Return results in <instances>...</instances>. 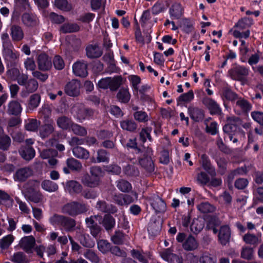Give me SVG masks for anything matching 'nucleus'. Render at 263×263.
<instances>
[{
    "label": "nucleus",
    "mask_w": 263,
    "mask_h": 263,
    "mask_svg": "<svg viewBox=\"0 0 263 263\" xmlns=\"http://www.w3.org/2000/svg\"><path fill=\"white\" fill-rule=\"evenodd\" d=\"M135 153L138 155L137 157L139 164L147 172L152 173L154 171L155 165L152 160L153 150L150 147H142L140 148L136 146L134 147Z\"/></svg>",
    "instance_id": "obj_1"
},
{
    "label": "nucleus",
    "mask_w": 263,
    "mask_h": 263,
    "mask_svg": "<svg viewBox=\"0 0 263 263\" xmlns=\"http://www.w3.org/2000/svg\"><path fill=\"white\" fill-rule=\"evenodd\" d=\"M49 220L51 225L62 227L67 232L73 231L76 226V221L74 219L58 214H54L49 218Z\"/></svg>",
    "instance_id": "obj_2"
},
{
    "label": "nucleus",
    "mask_w": 263,
    "mask_h": 263,
    "mask_svg": "<svg viewBox=\"0 0 263 263\" xmlns=\"http://www.w3.org/2000/svg\"><path fill=\"white\" fill-rule=\"evenodd\" d=\"M227 121L228 123L223 127V130L229 135L230 140H232L233 136L239 133L244 135V132L240 128L242 120L240 118L235 116L230 117L227 118Z\"/></svg>",
    "instance_id": "obj_3"
},
{
    "label": "nucleus",
    "mask_w": 263,
    "mask_h": 263,
    "mask_svg": "<svg viewBox=\"0 0 263 263\" xmlns=\"http://www.w3.org/2000/svg\"><path fill=\"white\" fill-rule=\"evenodd\" d=\"M72 112L80 122H82L86 119H92L97 114L95 110L86 107L84 104L81 103L76 104L73 106Z\"/></svg>",
    "instance_id": "obj_4"
},
{
    "label": "nucleus",
    "mask_w": 263,
    "mask_h": 263,
    "mask_svg": "<svg viewBox=\"0 0 263 263\" xmlns=\"http://www.w3.org/2000/svg\"><path fill=\"white\" fill-rule=\"evenodd\" d=\"M123 78L121 76H116L113 78L107 77L101 79L98 83L99 88L106 89L109 88L110 91H115L122 84Z\"/></svg>",
    "instance_id": "obj_5"
},
{
    "label": "nucleus",
    "mask_w": 263,
    "mask_h": 263,
    "mask_svg": "<svg viewBox=\"0 0 263 263\" xmlns=\"http://www.w3.org/2000/svg\"><path fill=\"white\" fill-rule=\"evenodd\" d=\"M176 239L178 242L182 243V248L187 251H194L199 247L198 241L191 234L187 236L184 233H179Z\"/></svg>",
    "instance_id": "obj_6"
},
{
    "label": "nucleus",
    "mask_w": 263,
    "mask_h": 263,
    "mask_svg": "<svg viewBox=\"0 0 263 263\" xmlns=\"http://www.w3.org/2000/svg\"><path fill=\"white\" fill-rule=\"evenodd\" d=\"M88 209L85 204L76 201L65 204L62 208V212L72 217L85 213Z\"/></svg>",
    "instance_id": "obj_7"
},
{
    "label": "nucleus",
    "mask_w": 263,
    "mask_h": 263,
    "mask_svg": "<svg viewBox=\"0 0 263 263\" xmlns=\"http://www.w3.org/2000/svg\"><path fill=\"white\" fill-rule=\"evenodd\" d=\"M13 45L3 48L2 53L4 59L11 67L16 65L19 59V53L13 51Z\"/></svg>",
    "instance_id": "obj_8"
},
{
    "label": "nucleus",
    "mask_w": 263,
    "mask_h": 263,
    "mask_svg": "<svg viewBox=\"0 0 263 263\" xmlns=\"http://www.w3.org/2000/svg\"><path fill=\"white\" fill-rule=\"evenodd\" d=\"M98 218L101 219L102 217L97 215L91 216L90 217H87L85 219V222L87 227L89 228L91 235L95 238H97L100 235L102 231L101 227L95 222V220H97Z\"/></svg>",
    "instance_id": "obj_9"
},
{
    "label": "nucleus",
    "mask_w": 263,
    "mask_h": 263,
    "mask_svg": "<svg viewBox=\"0 0 263 263\" xmlns=\"http://www.w3.org/2000/svg\"><path fill=\"white\" fill-rule=\"evenodd\" d=\"M228 73L233 80L242 81L249 74V69L242 66H237L229 70Z\"/></svg>",
    "instance_id": "obj_10"
},
{
    "label": "nucleus",
    "mask_w": 263,
    "mask_h": 263,
    "mask_svg": "<svg viewBox=\"0 0 263 263\" xmlns=\"http://www.w3.org/2000/svg\"><path fill=\"white\" fill-rule=\"evenodd\" d=\"M80 82L77 80H72L65 86V92L70 97H77L80 93Z\"/></svg>",
    "instance_id": "obj_11"
},
{
    "label": "nucleus",
    "mask_w": 263,
    "mask_h": 263,
    "mask_svg": "<svg viewBox=\"0 0 263 263\" xmlns=\"http://www.w3.org/2000/svg\"><path fill=\"white\" fill-rule=\"evenodd\" d=\"M58 154L57 151L52 148L44 149L40 152L41 157L43 159H48V163L52 166L58 163V160L55 159Z\"/></svg>",
    "instance_id": "obj_12"
},
{
    "label": "nucleus",
    "mask_w": 263,
    "mask_h": 263,
    "mask_svg": "<svg viewBox=\"0 0 263 263\" xmlns=\"http://www.w3.org/2000/svg\"><path fill=\"white\" fill-rule=\"evenodd\" d=\"M55 129L53 120H50L48 122H43L39 129L40 136L42 139L48 138L55 132Z\"/></svg>",
    "instance_id": "obj_13"
},
{
    "label": "nucleus",
    "mask_w": 263,
    "mask_h": 263,
    "mask_svg": "<svg viewBox=\"0 0 263 263\" xmlns=\"http://www.w3.org/2000/svg\"><path fill=\"white\" fill-rule=\"evenodd\" d=\"M151 204L156 213H163L166 209L165 202L157 195H153L149 198Z\"/></svg>",
    "instance_id": "obj_14"
},
{
    "label": "nucleus",
    "mask_w": 263,
    "mask_h": 263,
    "mask_svg": "<svg viewBox=\"0 0 263 263\" xmlns=\"http://www.w3.org/2000/svg\"><path fill=\"white\" fill-rule=\"evenodd\" d=\"M37 64L38 68L41 71L49 70L52 67L51 59L44 53H42L38 55Z\"/></svg>",
    "instance_id": "obj_15"
},
{
    "label": "nucleus",
    "mask_w": 263,
    "mask_h": 263,
    "mask_svg": "<svg viewBox=\"0 0 263 263\" xmlns=\"http://www.w3.org/2000/svg\"><path fill=\"white\" fill-rule=\"evenodd\" d=\"M190 118L196 122L202 121L204 118V110L198 107L190 106L187 108Z\"/></svg>",
    "instance_id": "obj_16"
},
{
    "label": "nucleus",
    "mask_w": 263,
    "mask_h": 263,
    "mask_svg": "<svg viewBox=\"0 0 263 263\" xmlns=\"http://www.w3.org/2000/svg\"><path fill=\"white\" fill-rule=\"evenodd\" d=\"M32 175V170L28 167L18 169L14 175V179L18 182H24Z\"/></svg>",
    "instance_id": "obj_17"
},
{
    "label": "nucleus",
    "mask_w": 263,
    "mask_h": 263,
    "mask_svg": "<svg viewBox=\"0 0 263 263\" xmlns=\"http://www.w3.org/2000/svg\"><path fill=\"white\" fill-rule=\"evenodd\" d=\"M113 201L120 206L127 205L134 201V198L130 195L118 194L112 196Z\"/></svg>",
    "instance_id": "obj_18"
},
{
    "label": "nucleus",
    "mask_w": 263,
    "mask_h": 263,
    "mask_svg": "<svg viewBox=\"0 0 263 263\" xmlns=\"http://www.w3.org/2000/svg\"><path fill=\"white\" fill-rule=\"evenodd\" d=\"M10 34L12 41L17 42L21 41L24 37V32L22 28L16 24L10 26Z\"/></svg>",
    "instance_id": "obj_19"
},
{
    "label": "nucleus",
    "mask_w": 263,
    "mask_h": 263,
    "mask_svg": "<svg viewBox=\"0 0 263 263\" xmlns=\"http://www.w3.org/2000/svg\"><path fill=\"white\" fill-rule=\"evenodd\" d=\"M161 257L169 263H182V259L172 253L169 249H165L160 252Z\"/></svg>",
    "instance_id": "obj_20"
},
{
    "label": "nucleus",
    "mask_w": 263,
    "mask_h": 263,
    "mask_svg": "<svg viewBox=\"0 0 263 263\" xmlns=\"http://www.w3.org/2000/svg\"><path fill=\"white\" fill-rule=\"evenodd\" d=\"M21 20L23 24L28 27H33L39 24L37 17L33 13H23L21 16Z\"/></svg>",
    "instance_id": "obj_21"
},
{
    "label": "nucleus",
    "mask_w": 263,
    "mask_h": 263,
    "mask_svg": "<svg viewBox=\"0 0 263 263\" xmlns=\"http://www.w3.org/2000/svg\"><path fill=\"white\" fill-rule=\"evenodd\" d=\"M87 64L84 61L76 62L72 66L73 72L77 76L85 77L88 74Z\"/></svg>",
    "instance_id": "obj_22"
},
{
    "label": "nucleus",
    "mask_w": 263,
    "mask_h": 263,
    "mask_svg": "<svg viewBox=\"0 0 263 263\" xmlns=\"http://www.w3.org/2000/svg\"><path fill=\"white\" fill-rule=\"evenodd\" d=\"M96 208L102 213L114 214L118 211L116 206L108 204L104 200H98L96 203Z\"/></svg>",
    "instance_id": "obj_23"
},
{
    "label": "nucleus",
    "mask_w": 263,
    "mask_h": 263,
    "mask_svg": "<svg viewBox=\"0 0 263 263\" xmlns=\"http://www.w3.org/2000/svg\"><path fill=\"white\" fill-rule=\"evenodd\" d=\"M200 162L203 169L206 171L211 177H215L216 175L215 167L212 165L209 157L205 154L201 155Z\"/></svg>",
    "instance_id": "obj_24"
},
{
    "label": "nucleus",
    "mask_w": 263,
    "mask_h": 263,
    "mask_svg": "<svg viewBox=\"0 0 263 263\" xmlns=\"http://www.w3.org/2000/svg\"><path fill=\"white\" fill-rule=\"evenodd\" d=\"M64 188L70 194H79L82 192L83 187L79 182L70 180L66 183Z\"/></svg>",
    "instance_id": "obj_25"
},
{
    "label": "nucleus",
    "mask_w": 263,
    "mask_h": 263,
    "mask_svg": "<svg viewBox=\"0 0 263 263\" xmlns=\"http://www.w3.org/2000/svg\"><path fill=\"white\" fill-rule=\"evenodd\" d=\"M203 104L208 108L211 114L219 115L221 110L217 103L211 98H205L203 100Z\"/></svg>",
    "instance_id": "obj_26"
},
{
    "label": "nucleus",
    "mask_w": 263,
    "mask_h": 263,
    "mask_svg": "<svg viewBox=\"0 0 263 263\" xmlns=\"http://www.w3.org/2000/svg\"><path fill=\"white\" fill-rule=\"evenodd\" d=\"M230 236V228L227 226L221 227L218 234V239L221 244L226 245L229 241Z\"/></svg>",
    "instance_id": "obj_27"
},
{
    "label": "nucleus",
    "mask_w": 263,
    "mask_h": 263,
    "mask_svg": "<svg viewBox=\"0 0 263 263\" xmlns=\"http://www.w3.org/2000/svg\"><path fill=\"white\" fill-rule=\"evenodd\" d=\"M87 56L90 59L98 58L101 57L103 51L97 45H90L86 47Z\"/></svg>",
    "instance_id": "obj_28"
},
{
    "label": "nucleus",
    "mask_w": 263,
    "mask_h": 263,
    "mask_svg": "<svg viewBox=\"0 0 263 263\" xmlns=\"http://www.w3.org/2000/svg\"><path fill=\"white\" fill-rule=\"evenodd\" d=\"M81 182L85 186L93 188L98 186L100 182L88 174H84L81 178Z\"/></svg>",
    "instance_id": "obj_29"
},
{
    "label": "nucleus",
    "mask_w": 263,
    "mask_h": 263,
    "mask_svg": "<svg viewBox=\"0 0 263 263\" xmlns=\"http://www.w3.org/2000/svg\"><path fill=\"white\" fill-rule=\"evenodd\" d=\"M7 107V113L11 115L18 116L22 111L21 105L16 100L11 101L8 103Z\"/></svg>",
    "instance_id": "obj_30"
},
{
    "label": "nucleus",
    "mask_w": 263,
    "mask_h": 263,
    "mask_svg": "<svg viewBox=\"0 0 263 263\" xmlns=\"http://www.w3.org/2000/svg\"><path fill=\"white\" fill-rule=\"evenodd\" d=\"M39 84L36 80L34 79H29L25 85L26 92L22 91L21 95L22 97H26L28 93L35 92L38 88Z\"/></svg>",
    "instance_id": "obj_31"
},
{
    "label": "nucleus",
    "mask_w": 263,
    "mask_h": 263,
    "mask_svg": "<svg viewBox=\"0 0 263 263\" xmlns=\"http://www.w3.org/2000/svg\"><path fill=\"white\" fill-rule=\"evenodd\" d=\"M56 122L57 126L60 128L67 130L70 129L73 121L70 118L66 116H61L57 118Z\"/></svg>",
    "instance_id": "obj_32"
},
{
    "label": "nucleus",
    "mask_w": 263,
    "mask_h": 263,
    "mask_svg": "<svg viewBox=\"0 0 263 263\" xmlns=\"http://www.w3.org/2000/svg\"><path fill=\"white\" fill-rule=\"evenodd\" d=\"M51 114L52 108L47 104L43 105L39 111V115L43 119V122H48L50 120H53L51 118Z\"/></svg>",
    "instance_id": "obj_33"
},
{
    "label": "nucleus",
    "mask_w": 263,
    "mask_h": 263,
    "mask_svg": "<svg viewBox=\"0 0 263 263\" xmlns=\"http://www.w3.org/2000/svg\"><path fill=\"white\" fill-rule=\"evenodd\" d=\"M170 14L171 17L175 19H179L183 13V8L179 3H175L170 9Z\"/></svg>",
    "instance_id": "obj_34"
},
{
    "label": "nucleus",
    "mask_w": 263,
    "mask_h": 263,
    "mask_svg": "<svg viewBox=\"0 0 263 263\" xmlns=\"http://www.w3.org/2000/svg\"><path fill=\"white\" fill-rule=\"evenodd\" d=\"M25 197L28 200L35 203L42 202L44 198L43 195L39 191L25 193Z\"/></svg>",
    "instance_id": "obj_35"
},
{
    "label": "nucleus",
    "mask_w": 263,
    "mask_h": 263,
    "mask_svg": "<svg viewBox=\"0 0 263 263\" xmlns=\"http://www.w3.org/2000/svg\"><path fill=\"white\" fill-rule=\"evenodd\" d=\"M35 244V239L32 236H25L22 238L20 245L25 251L31 250Z\"/></svg>",
    "instance_id": "obj_36"
},
{
    "label": "nucleus",
    "mask_w": 263,
    "mask_h": 263,
    "mask_svg": "<svg viewBox=\"0 0 263 263\" xmlns=\"http://www.w3.org/2000/svg\"><path fill=\"white\" fill-rule=\"evenodd\" d=\"M73 155L77 158L87 159L89 157V152L85 148L81 146H76L72 149Z\"/></svg>",
    "instance_id": "obj_37"
},
{
    "label": "nucleus",
    "mask_w": 263,
    "mask_h": 263,
    "mask_svg": "<svg viewBox=\"0 0 263 263\" xmlns=\"http://www.w3.org/2000/svg\"><path fill=\"white\" fill-rule=\"evenodd\" d=\"M242 239L244 242L248 245L257 246L261 241L259 237L254 234L248 233L243 235Z\"/></svg>",
    "instance_id": "obj_38"
},
{
    "label": "nucleus",
    "mask_w": 263,
    "mask_h": 263,
    "mask_svg": "<svg viewBox=\"0 0 263 263\" xmlns=\"http://www.w3.org/2000/svg\"><path fill=\"white\" fill-rule=\"evenodd\" d=\"M19 152L22 157L28 161L32 159L35 156L34 149L29 146L21 148Z\"/></svg>",
    "instance_id": "obj_39"
},
{
    "label": "nucleus",
    "mask_w": 263,
    "mask_h": 263,
    "mask_svg": "<svg viewBox=\"0 0 263 263\" xmlns=\"http://www.w3.org/2000/svg\"><path fill=\"white\" fill-rule=\"evenodd\" d=\"M120 126L123 130L130 132H134L137 128L136 123L131 119H125L121 121Z\"/></svg>",
    "instance_id": "obj_40"
},
{
    "label": "nucleus",
    "mask_w": 263,
    "mask_h": 263,
    "mask_svg": "<svg viewBox=\"0 0 263 263\" xmlns=\"http://www.w3.org/2000/svg\"><path fill=\"white\" fill-rule=\"evenodd\" d=\"M117 100L123 103H127L130 98V95L128 89L126 88H121L116 95Z\"/></svg>",
    "instance_id": "obj_41"
},
{
    "label": "nucleus",
    "mask_w": 263,
    "mask_h": 263,
    "mask_svg": "<svg viewBox=\"0 0 263 263\" xmlns=\"http://www.w3.org/2000/svg\"><path fill=\"white\" fill-rule=\"evenodd\" d=\"M116 184L118 189L123 193H128L132 189L130 183L123 179H120L116 181Z\"/></svg>",
    "instance_id": "obj_42"
},
{
    "label": "nucleus",
    "mask_w": 263,
    "mask_h": 263,
    "mask_svg": "<svg viewBox=\"0 0 263 263\" xmlns=\"http://www.w3.org/2000/svg\"><path fill=\"white\" fill-rule=\"evenodd\" d=\"M237 99L236 105L243 112L247 113L251 110L252 105L248 101L241 97H238Z\"/></svg>",
    "instance_id": "obj_43"
},
{
    "label": "nucleus",
    "mask_w": 263,
    "mask_h": 263,
    "mask_svg": "<svg viewBox=\"0 0 263 263\" xmlns=\"http://www.w3.org/2000/svg\"><path fill=\"white\" fill-rule=\"evenodd\" d=\"M102 223L105 229L109 231L111 230L115 226V219L110 215H105L102 220Z\"/></svg>",
    "instance_id": "obj_44"
},
{
    "label": "nucleus",
    "mask_w": 263,
    "mask_h": 263,
    "mask_svg": "<svg viewBox=\"0 0 263 263\" xmlns=\"http://www.w3.org/2000/svg\"><path fill=\"white\" fill-rule=\"evenodd\" d=\"M70 129L71 131L74 134L79 136H85L87 134V131L85 127L72 122Z\"/></svg>",
    "instance_id": "obj_45"
},
{
    "label": "nucleus",
    "mask_w": 263,
    "mask_h": 263,
    "mask_svg": "<svg viewBox=\"0 0 263 263\" xmlns=\"http://www.w3.org/2000/svg\"><path fill=\"white\" fill-rule=\"evenodd\" d=\"M221 96L227 100L233 101L238 98V95L229 87H224L221 91Z\"/></svg>",
    "instance_id": "obj_46"
},
{
    "label": "nucleus",
    "mask_w": 263,
    "mask_h": 263,
    "mask_svg": "<svg viewBox=\"0 0 263 263\" xmlns=\"http://www.w3.org/2000/svg\"><path fill=\"white\" fill-rule=\"evenodd\" d=\"M41 186L43 190L48 192H56L59 189L58 185L50 180L43 181Z\"/></svg>",
    "instance_id": "obj_47"
},
{
    "label": "nucleus",
    "mask_w": 263,
    "mask_h": 263,
    "mask_svg": "<svg viewBox=\"0 0 263 263\" xmlns=\"http://www.w3.org/2000/svg\"><path fill=\"white\" fill-rule=\"evenodd\" d=\"M66 164L69 169L73 171L80 172L82 168L81 163L73 158L67 159Z\"/></svg>",
    "instance_id": "obj_48"
},
{
    "label": "nucleus",
    "mask_w": 263,
    "mask_h": 263,
    "mask_svg": "<svg viewBox=\"0 0 263 263\" xmlns=\"http://www.w3.org/2000/svg\"><path fill=\"white\" fill-rule=\"evenodd\" d=\"M204 226V220L202 219H194L191 226V231L195 233L198 234L202 231Z\"/></svg>",
    "instance_id": "obj_49"
},
{
    "label": "nucleus",
    "mask_w": 263,
    "mask_h": 263,
    "mask_svg": "<svg viewBox=\"0 0 263 263\" xmlns=\"http://www.w3.org/2000/svg\"><path fill=\"white\" fill-rule=\"evenodd\" d=\"M41 102V96L38 93H34L30 97L28 100V108L34 110L36 108Z\"/></svg>",
    "instance_id": "obj_50"
},
{
    "label": "nucleus",
    "mask_w": 263,
    "mask_h": 263,
    "mask_svg": "<svg viewBox=\"0 0 263 263\" xmlns=\"http://www.w3.org/2000/svg\"><path fill=\"white\" fill-rule=\"evenodd\" d=\"M79 29V26L76 24L66 23L61 26L60 31L63 33H68L78 31Z\"/></svg>",
    "instance_id": "obj_51"
},
{
    "label": "nucleus",
    "mask_w": 263,
    "mask_h": 263,
    "mask_svg": "<svg viewBox=\"0 0 263 263\" xmlns=\"http://www.w3.org/2000/svg\"><path fill=\"white\" fill-rule=\"evenodd\" d=\"M11 144V139L10 137L4 134L0 137V149L3 151H8Z\"/></svg>",
    "instance_id": "obj_52"
},
{
    "label": "nucleus",
    "mask_w": 263,
    "mask_h": 263,
    "mask_svg": "<svg viewBox=\"0 0 263 263\" xmlns=\"http://www.w3.org/2000/svg\"><path fill=\"white\" fill-rule=\"evenodd\" d=\"M39 186V181L36 180L30 179L24 185L25 193L36 191Z\"/></svg>",
    "instance_id": "obj_53"
},
{
    "label": "nucleus",
    "mask_w": 263,
    "mask_h": 263,
    "mask_svg": "<svg viewBox=\"0 0 263 263\" xmlns=\"http://www.w3.org/2000/svg\"><path fill=\"white\" fill-rule=\"evenodd\" d=\"M83 256L89 260L94 263H99L100 258L96 253L92 250L87 249L83 253Z\"/></svg>",
    "instance_id": "obj_54"
},
{
    "label": "nucleus",
    "mask_w": 263,
    "mask_h": 263,
    "mask_svg": "<svg viewBox=\"0 0 263 263\" xmlns=\"http://www.w3.org/2000/svg\"><path fill=\"white\" fill-rule=\"evenodd\" d=\"M40 125V121L35 119H29L26 122L25 128L26 130L31 132L36 131Z\"/></svg>",
    "instance_id": "obj_55"
},
{
    "label": "nucleus",
    "mask_w": 263,
    "mask_h": 263,
    "mask_svg": "<svg viewBox=\"0 0 263 263\" xmlns=\"http://www.w3.org/2000/svg\"><path fill=\"white\" fill-rule=\"evenodd\" d=\"M97 245L99 250L103 254H106L109 252L111 248V244L104 239H101L98 241Z\"/></svg>",
    "instance_id": "obj_56"
},
{
    "label": "nucleus",
    "mask_w": 263,
    "mask_h": 263,
    "mask_svg": "<svg viewBox=\"0 0 263 263\" xmlns=\"http://www.w3.org/2000/svg\"><path fill=\"white\" fill-rule=\"evenodd\" d=\"M161 230V224L156 221L151 222L148 224V231L153 236L157 235Z\"/></svg>",
    "instance_id": "obj_57"
},
{
    "label": "nucleus",
    "mask_w": 263,
    "mask_h": 263,
    "mask_svg": "<svg viewBox=\"0 0 263 263\" xmlns=\"http://www.w3.org/2000/svg\"><path fill=\"white\" fill-rule=\"evenodd\" d=\"M228 160L224 158H219L216 159V163L218 167V173L224 175L227 171V166Z\"/></svg>",
    "instance_id": "obj_58"
},
{
    "label": "nucleus",
    "mask_w": 263,
    "mask_h": 263,
    "mask_svg": "<svg viewBox=\"0 0 263 263\" xmlns=\"http://www.w3.org/2000/svg\"><path fill=\"white\" fill-rule=\"evenodd\" d=\"M14 240V237L12 235L9 234L1 239L0 247L2 250L8 249Z\"/></svg>",
    "instance_id": "obj_59"
},
{
    "label": "nucleus",
    "mask_w": 263,
    "mask_h": 263,
    "mask_svg": "<svg viewBox=\"0 0 263 263\" xmlns=\"http://www.w3.org/2000/svg\"><path fill=\"white\" fill-rule=\"evenodd\" d=\"M109 153L105 149H100L97 152V162H108L109 160Z\"/></svg>",
    "instance_id": "obj_60"
},
{
    "label": "nucleus",
    "mask_w": 263,
    "mask_h": 263,
    "mask_svg": "<svg viewBox=\"0 0 263 263\" xmlns=\"http://www.w3.org/2000/svg\"><path fill=\"white\" fill-rule=\"evenodd\" d=\"M0 200L5 204L8 208L12 207L14 201L10 195L4 191L0 190Z\"/></svg>",
    "instance_id": "obj_61"
},
{
    "label": "nucleus",
    "mask_w": 263,
    "mask_h": 263,
    "mask_svg": "<svg viewBox=\"0 0 263 263\" xmlns=\"http://www.w3.org/2000/svg\"><path fill=\"white\" fill-rule=\"evenodd\" d=\"M152 128L151 127H146L142 128L139 135L140 140L143 143L146 142L147 138L148 139L149 141H152V138L151 136V133L152 132Z\"/></svg>",
    "instance_id": "obj_62"
},
{
    "label": "nucleus",
    "mask_w": 263,
    "mask_h": 263,
    "mask_svg": "<svg viewBox=\"0 0 263 263\" xmlns=\"http://www.w3.org/2000/svg\"><path fill=\"white\" fill-rule=\"evenodd\" d=\"M79 240L82 245L84 247L91 248L95 246V241L91 240L88 236H86L84 234H81L79 236Z\"/></svg>",
    "instance_id": "obj_63"
},
{
    "label": "nucleus",
    "mask_w": 263,
    "mask_h": 263,
    "mask_svg": "<svg viewBox=\"0 0 263 263\" xmlns=\"http://www.w3.org/2000/svg\"><path fill=\"white\" fill-rule=\"evenodd\" d=\"M196 181L197 183L201 185L207 184L210 181L208 175L204 172L199 173L196 176Z\"/></svg>",
    "instance_id": "obj_64"
}]
</instances>
